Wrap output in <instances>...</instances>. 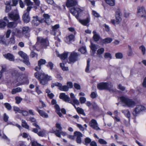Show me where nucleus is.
<instances>
[{
  "instance_id": "1",
  "label": "nucleus",
  "mask_w": 146,
  "mask_h": 146,
  "mask_svg": "<svg viewBox=\"0 0 146 146\" xmlns=\"http://www.w3.org/2000/svg\"><path fill=\"white\" fill-rule=\"evenodd\" d=\"M70 96L73 102L70 101L69 97L68 96L66 95L64 93L60 94L59 98L60 99L63 100L65 102L71 104L75 108H76L75 104L77 105H79L80 102L76 98L74 94L73 93H70Z\"/></svg>"
},
{
  "instance_id": "2",
  "label": "nucleus",
  "mask_w": 146,
  "mask_h": 146,
  "mask_svg": "<svg viewBox=\"0 0 146 146\" xmlns=\"http://www.w3.org/2000/svg\"><path fill=\"white\" fill-rule=\"evenodd\" d=\"M97 88L100 90H106L113 92L115 90L113 88V84L111 82H101L98 84Z\"/></svg>"
},
{
  "instance_id": "3",
  "label": "nucleus",
  "mask_w": 146,
  "mask_h": 146,
  "mask_svg": "<svg viewBox=\"0 0 146 146\" xmlns=\"http://www.w3.org/2000/svg\"><path fill=\"white\" fill-rule=\"evenodd\" d=\"M120 100L124 104L123 105V106H127L129 108H133L135 105V102L131 99L125 96H121Z\"/></svg>"
},
{
  "instance_id": "4",
  "label": "nucleus",
  "mask_w": 146,
  "mask_h": 146,
  "mask_svg": "<svg viewBox=\"0 0 146 146\" xmlns=\"http://www.w3.org/2000/svg\"><path fill=\"white\" fill-rule=\"evenodd\" d=\"M48 45L47 40L43 38L42 37H38L37 38V42L34 46L35 48H40L42 47L46 46Z\"/></svg>"
},
{
  "instance_id": "5",
  "label": "nucleus",
  "mask_w": 146,
  "mask_h": 146,
  "mask_svg": "<svg viewBox=\"0 0 146 146\" xmlns=\"http://www.w3.org/2000/svg\"><path fill=\"white\" fill-rule=\"evenodd\" d=\"M41 78L38 80L40 83L42 85H45L48 82L52 79V77L47 74H43L41 75Z\"/></svg>"
},
{
  "instance_id": "6",
  "label": "nucleus",
  "mask_w": 146,
  "mask_h": 146,
  "mask_svg": "<svg viewBox=\"0 0 146 146\" xmlns=\"http://www.w3.org/2000/svg\"><path fill=\"white\" fill-rule=\"evenodd\" d=\"M32 8L31 6L28 7L26 11L25 12L23 15V19L25 23H27L30 21V18L29 16V12Z\"/></svg>"
},
{
  "instance_id": "7",
  "label": "nucleus",
  "mask_w": 146,
  "mask_h": 146,
  "mask_svg": "<svg viewBox=\"0 0 146 146\" xmlns=\"http://www.w3.org/2000/svg\"><path fill=\"white\" fill-rule=\"evenodd\" d=\"M145 107L143 106L138 105L134 109L133 114L134 116H136L141 112L145 110Z\"/></svg>"
},
{
  "instance_id": "8",
  "label": "nucleus",
  "mask_w": 146,
  "mask_h": 146,
  "mask_svg": "<svg viewBox=\"0 0 146 146\" xmlns=\"http://www.w3.org/2000/svg\"><path fill=\"white\" fill-rule=\"evenodd\" d=\"M78 54L77 53L72 52L69 57V63H74L78 60Z\"/></svg>"
},
{
  "instance_id": "9",
  "label": "nucleus",
  "mask_w": 146,
  "mask_h": 146,
  "mask_svg": "<svg viewBox=\"0 0 146 146\" xmlns=\"http://www.w3.org/2000/svg\"><path fill=\"white\" fill-rule=\"evenodd\" d=\"M70 11L72 14L75 16L76 18L78 19L80 13L82 11L80 8L78 7H74L71 8L70 9Z\"/></svg>"
},
{
  "instance_id": "10",
  "label": "nucleus",
  "mask_w": 146,
  "mask_h": 146,
  "mask_svg": "<svg viewBox=\"0 0 146 146\" xmlns=\"http://www.w3.org/2000/svg\"><path fill=\"white\" fill-rule=\"evenodd\" d=\"M56 127L58 129H57L54 131L56 135L58 137H60V134L65 135V133L62 131V128L60 124L58 123H56Z\"/></svg>"
},
{
  "instance_id": "11",
  "label": "nucleus",
  "mask_w": 146,
  "mask_h": 146,
  "mask_svg": "<svg viewBox=\"0 0 146 146\" xmlns=\"http://www.w3.org/2000/svg\"><path fill=\"white\" fill-rule=\"evenodd\" d=\"M137 16L139 17H142L145 18L146 11L143 7H138L137 8Z\"/></svg>"
},
{
  "instance_id": "12",
  "label": "nucleus",
  "mask_w": 146,
  "mask_h": 146,
  "mask_svg": "<svg viewBox=\"0 0 146 146\" xmlns=\"http://www.w3.org/2000/svg\"><path fill=\"white\" fill-rule=\"evenodd\" d=\"M9 18L12 20L16 21L20 19L19 16L17 11L12 12L8 14Z\"/></svg>"
},
{
  "instance_id": "13",
  "label": "nucleus",
  "mask_w": 146,
  "mask_h": 146,
  "mask_svg": "<svg viewBox=\"0 0 146 146\" xmlns=\"http://www.w3.org/2000/svg\"><path fill=\"white\" fill-rule=\"evenodd\" d=\"M89 125L93 129L96 130H100V129L98 127V123L94 119H92L89 123Z\"/></svg>"
},
{
  "instance_id": "14",
  "label": "nucleus",
  "mask_w": 146,
  "mask_h": 146,
  "mask_svg": "<svg viewBox=\"0 0 146 146\" xmlns=\"http://www.w3.org/2000/svg\"><path fill=\"white\" fill-rule=\"evenodd\" d=\"M74 136L76 137V142L78 144H81L82 143L81 138L83 137V134L80 132L75 131L74 133Z\"/></svg>"
},
{
  "instance_id": "15",
  "label": "nucleus",
  "mask_w": 146,
  "mask_h": 146,
  "mask_svg": "<svg viewBox=\"0 0 146 146\" xmlns=\"http://www.w3.org/2000/svg\"><path fill=\"white\" fill-rule=\"evenodd\" d=\"M11 74L13 76L17 79V81H19L21 79V74L18 71L14 69H13L11 72Z\"/></svg>"
},
{
  "instance_id": "16",
  "label": "nucleus",
  "mask_w": 146,
  "mask_h": 146,
  "mask_svg": "<svg viewBox=\"0 0 146 146\" xmlns=\"http://www.w3.org/2000/svg\"><path fill=\"white\" fill-rule=\"evenodd\" d=\"M44 18L41 20V22H46L48 24H49L51 20L50 18V16L48 14H44L43 15Z\"/></svg>"
},
{
  "instance_id": "17",
  "label": "nucleus",
  "mask_w": 146,
  "mask_h": 146,
  "mask_svg": "<svg viewBox=\"0 0 146 146\" xmlns=\"http://www.w3.org/2000/svg\"><path fill=\"white\" fill-rule=\"evenodd\" d=\"M12 34H13L14 36L15 35L16 36L19 38L22 37L23 35L22 31L21 30L17 29H15V31L13 32Z\"/></svg>"
},
{
  "instance_id": "18",
  "label": "nucleus",
  "mask_w": 146,
  "mask_h": 146,
  "mask_svg": "<svg viewBox=\"0 0 146 146\" xmlns=\"http://www.w3.org/2000/svg\"><path fill=\"white\" fill-rule=\"evenodd\" d=\"M30 31V29L28 27L25 26L23 27L22 29V32L23 35H25L26 37L29 36V34Z\"/></svg>"
},
{
  "instance_id": "19",
  "label": "nucleus",
  "mask_w": 146,
  "mask_h": 146,
  "mask_svg": "<svg viewBox=\"0 0 146 146\" xmlns=\"http://www.w3.org/2000/svg\"><path fill=\"white\" fill-rule=\"evenodd\" d=\"M77 2L76 0H67L66 3V6L67 7H70L76 5Z\"/></svg>"
},
{
  "instance_id": "20",
  "label": "nucleus",
  "mask_w": 146,
  "mask_h": 146,
  "mask_svg": "<svg viewBox=\"0 0 146 146\" xmlns=\"http://www.w3.org/2000/svg\"><path fill=\"white\" fill-rule=\"evenodd\" d=\"M74 35L73 34H71L66 38L65 40V42L68 44H69L71 42L74 40Z\"/></svg>"
},
{
  "instance_id": "21",
  "label": "nucleus",
  "mask_w": 146,
  "mask_h": 146,
  "mask_svg": "<svg viewBox=\"0 0 146 146\" xmlns=\"http://www.w3.org/2000/svg\"><path fill=\"white\" fill-rule=\"evenodd\" d=\"M32 23L33 25L37 26L39 25L40 23H41V20L38 19V17H33Z\"/></svg>"
},
{
  "instance_id": "22",
  "label": "nucleus",
  "mask_w": 146,
  "mask_h": 146,
  "mask_svg": "<svg viewBox=\"0 0 146 146\" xmlns=\"http://www.w3.org/2000/svg\"><path fill=\"white\" fill-rule=\"evenodd\" d=\"M4 56L6 59L10 61H14V56L11 54L8 53L7 54L4 55Z\"/></svg>"
},
{
  "instance_id": "23",
  "label": "nucleus",
  "mask_w": 146,
  "mask_h": 146,
  "mask_svg": "<svg viewBox=\"0 0 146 146\" xmlns=\"http://www.w3.org/2000/svg\"><path fill=\"white\" fill-rule=\"evenodd\" d=\"M36 110L38 111L40 115L42 117L47 118L48 117V115L45 113L43 111L39 109L38 107L36 108Z\"/></svg>"
},
{
  "instance_id": "24",
  "label": "nucleus",
  "mask_w": 146,
  "mask_h": 146,
  "mask_svg": "<svg viewBox=\"0 0 146 146\" xmlns=\"http://www.w3.org/2000/svg\"><path fill=\"white\" fill-rule=\"evenodd\" d=\"M90 47L93 54H94L97 49L98 48V46L91 42Z\"/></svg>"
},
{
  "instance_id": "25",
  "label": "nucleus",
  "mask_w": 146,
  "mask_h": 146,
  "mask_svg": "<svg viewBox=\"0 0 146 146\" xmlns=\"http://www.w3.org/2000/svg\"><path fill=\"white\" fill-rule=\"evenodd\" d=\"M94 35L93 37V39L95 41H98L100 38V35L96 33V31H94L93 32Z\"/></svg>"
},
{
  "instance_id": "26",
  "label": "nucleus",
  "mask_w": 146,
  "mask_h": 146,
  "mask_svg": "<svg viewBox=\"0 0 146 146\" xmlns=\"http://www.w3.org/2000/svg\"><path fill=\"white\" fill-rule=\"evenodd\" d=\"M78 19L81 23L84 25H86L90 22V19L88 17L84 20H80L79 18Z\"/></svg>"
},
{
  "instance_id": "27",
  "label": "nucleus",
  "mask_w": 146,
  "mask_h": 146,
  "mask_svg": "<svg viewBox=\"0 0 146 146\" xmlns=\"http://www.w3.org/2000/svg\"><path fill=\"white\" fill-rule=\"evenodd\" d=\"M59 27V25L58 24H56L54 26H52V31L51 34L54 35H56V32L57 29Z\"/></svg>"
},
{
  "instance_id": "28",
  "label": "nucleus",
  "mask_w": 146,
  "mask_h": 146,
  "mask_svg": "<svg viewBox=\"0 0 146 146\" xmlns=\"http://www.w3.org/2000/svg\"><path fill=\"white\" fill-rule=\"evenodd\" d=\"M17 25V23L15 22H9L7 25V27L9 28H15Z\"/></svg>"
},
{
  "instance_id": "29",
  "label": "nucleus",
  "mask_w": 146,
  "mask_h": 146,
  "mask_svg": "<svg viewBox=\"0 0 146 146\" xmlns=\"http://www.w3.org/2000/svg\"><path fill=\"white\" fill-rule=\"evenodd\" d=\"M54 107L56 109V113L60 117H61L62 115L61 113L60 112V109L59 106L57 104H56L54 106Z\"/></svg>"
},
{
  "instance_id": "30",
  "label": "nucleus",
  "mask_w": 146,
  "mask_h": 146,
  "mask_svg": "<svg viewBox=\"0 0 146 146\" xmlns=\"http://www.w3.org/2000/svg\"><path fill=\"white\" fill-rule=\"evenodd\" d=\"M122 113H124L125 116L129 118L130 117V113L129 111L127 110H123L121 111Z\"/></svg>"
},
{
  "instance_id": "31",
  "label": "nucleus",
  "mask_w": 146,
  "mask_h": 146,
  "mask_svg": "<svg viewBox=\"0 0 146 146\" xmlns=\"http://www.w3.org/2000/svg\"><path fill=\"white\" fill-rule=\"evenodd\" d=\"M19 54L24 59L28 57L27 54L22 51H20L18 52Z\"/></svg>"
},
{
  "instance_id": "32",
  "label": "nucleus",
  "mask_w": 146,
  "mask_h": 146,
  "mask_svg": "<svg viewBox=\"0 0 146 146\" xmlns=\"http://www.w3.org/2000/svg\"><path fill=\"white\" fill-rule=\"evenodd\" d=\"M22 89L21 88L19 87L17 88H16L13 89L12 90V94H15L17 92H20L21 91Z\"/></svg>"
},
{
  "instance_id": "33",
  "label": "nucleus",
  "mask_w": 146,
  "mask_h": 146,
  "mask_svg": "<svg viewBox=\"0 0 146 146\" xmlns=\"http://www.w3.org/2000/svg\"><path fill=\"white\" fill-rule=\"evenodd\" d=\"M106 3L111 6H113L115 4V0H105Z\"/></svg>"
},
{
  "instance_id": "34",
  "label": "nucleus",
  "mask_w": 146,
  "mask_h": 146,
  "mask_svg": "<svg viewBox=\"0 0 146 146\" xmlns=\"http://www.w3.org/2000/svg\"><path fill=\"white\" fill-rule=\"evenodd\" d=\"M112 41V39L110 38H107L102 40L103 43L106 44L110 43Z\"/></svg>"
},
{
  "instance_id": "35",
  "label": "nucleus",
  "mask_w": 146,
  "mask_h": 146,
  "mask_svg": "<svg viewBox=\"0 0 146 146\" xmlns=\"http://www.w3.org/2000/svg\"><path fill=\"white\" fill-rule=\"evenodd\" d=\"M127 55L129 56H131L133 55V53L131 46H128V51L127 53Z\"/></svg>"
},
{
  "instance_id": "36",
  "label": "nucleus",
  "mask_w": 146,
  "mask_h": 146,
  "mask_svg": "<svg viewBox=\"0 0 146 146\" xmlns=\"http://www.w3.org/2000/svg\"><path fill=\"white\" fill-rule=\"evenodd\" d=\"M75 108L76 109L78 113L82 114L84 115H85V114L84 112V111L82 109L80 108L79 107L77 108H76V107Z\"/></svg>"
},
{
  "instance_id": "37",
  "label": "nucleus",
  "mask_w": 146,
  "mask_h": 146,
  "mask_svg": "<svg viewBox=\"0 0 146 146\" xmlns=\"http://www.w3.org/2000/svg\"><path fill=\"white\" fill-rule=\"evenodd\" d=\"M22 127L27 129H28L29 128V125L27 124L25 120H22Z\"/></svg>"
},
{
  "instance_id": "38",
  "label": "nucleus",
  "mask_w": 146,
  "mask_h": 146,
  "mask_svg": "<svg viewBox=\"0 0 146 146\" xmlns=\"http://www.w3.org/2000/svg\"><path fill=\"white\" fill-rule=\"evenodd\" d=\"M59 89L61 91H63L65 92L68 91V87L66 86H62V85L59 88Z\"/></svg>"
},
{
  "instance_id": "39",
  "label": "nucleus",
  "mask_w": 146,
  "mask_h": 146,
  "mask_svg": "<svg viewBox=\"0 0 146 146\" xmlns=\"http://www.w3.org/2000/svg\"><path fill=\"white\" fill-rule=\"evenodd\" d=\"M46 63V61L43 59H40L38 62V65L41 66L42 65L45 64Z\"/></svg>"
},
{
  "instance_id": "40",
  "label": "nucleus",
  "mask_w": 146,
  "mask_h": 146,
  "mask_svg": "<svg viewBox=\"0 0 146 146\" xmlns=\"http://www.w3.org/2000/svg\"><path fill=\"white\" fill-rule=\"evenodd\" d=\"M23 62L27 66L30 65V63L29 61V57L24 59L23 61Z\"/></svg>"
},
{
  "instance_id": "41",
  "label": "nucleus",
  "mask_w": 146,
  "mask_h": 146,
  "mask_svg": "<svg viewBox=\"0 0 146 146\" xmlns=\"http://www.w3.org/2000/svg\"><path fill=\"white\" fill-rule=\"evenodd\" d=\"M24 2L28 7L29 6H32L33 5V3L30 0H24Z\"/></svg>"
},
{
  "instance_id": "42",
  "label": "nucleus",
  "mask_w": 146,
  "mask_h": 146,
  "mask_svg": "<svg viewBox=\"0 0 146 146\" xmlns=\"http://www.w3.org/2000/svg\"><path fill=\"white\" fill-rule=\"evenodd\" d=\"M24 2L28 7L29 6H32L33 5V3L30 0H24Z\"/></svg>"
},
{
  "instance_id": "43",
  "label": "nucleus",
  "mask_w": 146,
  "mask_h": 146,
  "mask_svg": "<svg viewBox=\"0 0 146 146\" xmlns=\"http://www.w3.org/2000/svg\"><path fill=\"white\" fill-rule=\"evenodd\" d=\"M115 56L117 59H121L123 57V55L121 52H117L115 54Z\"/></svg>"
},
{
  "instance_id": "44",
  "label": "nucleus",
  "mask_w": 146,
  "mask_h": 146,
  "mask_svg": "<svg viewBox=\"0 0 146 146\" xmlns=\"http://www.w3.org/2000/svg\"><path fill=\"white\" fill-rule=\"evenodd\" d=\"M7 24L3 20H0V28H3L5 27Z\"/></svg>"
},
{
  "instance_id": "45",
  "label": "nucleus",
  "mask_w": 146,
  "mask_h": 146,
  "mask_svg": "<svg viewBox=\"0 0 146 146\" xmlns=\"http://www.w3.org/2000/svg\"><path fill=\"white\" fill-rule=\"evenodd\" d=\"M68 56V53L65 52L60 55V57L62 60H64Z\"/></svg>"
},
{
  "instance_id": "46",
  "label": "nucleus",
  "mask_w": 146,
  "mask_h": 146,
  "mask_svg": "<svg viewBox=\"0 0 146 146\" xmlns=\"http://www.w3.org/2000/svg\"><path fill=\"white\" fill-rule=\"evenodd\" d=\"M104 57L105 58H109L111 59L112 58V56L111 54L108 52L106 53L104 56Z\"/></svg>"
},
{
  "instance_id": "47",
  "label": "nucleus",
  "mask_w": 146,
  "mask_h": 146,
  "mask_svg": "<svg viewBox=\"0 0 146 146\" xmlns=\"http://www.w3.org/2000/svg\"><path fill=\"white\" fill-rule=\"evenodd\" d=\"M15 40L14 38V36L13 35H12V37L10 38V40L9 42V43L11 44H15Z\"/></svg>"
},
{
  "instance_id": "48",
  "label": "nucleus",
  "mask_w": 146,
  "mask_h": 146,
  "mask_svg": "<svg viewBox=\"0 0 146 146\" xmlns=\"http://www.w3.org/2000/svg\"><path fill=\"white\" fill-rule=\"evenodd\" d=\"M16 103L17 104H19L22 100V98L19 96H16L15 98Z\"/></svg>"
},
{
  "instance_id": "49",
  "label": "nucleus",
  "mask_w": 146,
  "mask_h": 146,
  "mask_svg": "<svg viewBox=\"0 0 146 146\" xmlns=\"http://www.w3.org/2000/svg\"><path fill=\"white\" fill-rule=\"evenodd\" d=\"M43 73H39L38 72H36L35 73L34 76L36 78L39 80L41 78V75Z\"/></svg>"
},
{
  "instance_id": "50",
  "label": "nucleus",
  "mask_w": 146,
  "mask_h": 146,
  "mask_svg": "<svg viewBox=\"0 0 146 146\" xmlns=\"http://www.w3.org/2000/svg\"><path fill=\"white\" fill-rule=\"evenodd\" d=\"M13 110L16 112V113L17 112L21 113V112H22V110L20 109L17 107H13Z\"/></svg>"
},
{
  "instance_id": "51",
  "label": "nucleus",
  "mask_w": 146,
  "mask_h": 146,
  "mask_svg": "<svg viewBox=\"0 0 146 146\" xmlns=\"http://www.w3.org/2000/svg\"><path fill=\"white\" fill-rule=\"evenodd\" d=\"M116 17V23L117 24L119 23L121 21V16H115Z\"/></svg>"
},
{
  "instance_id": "52",
  "label": "nucleus",
  "mask_w": 146,
  "mask_h": 146,
  "mask_svg": "<svg viewBox=\"0 0 146 146\" xmlns=\"http://www.w3.org/2000/svg\"><path fill=\"white\" fill-rule=\"evenodd\" d=\"M91 140L89 137H87L85 139V145H88L91 142Z\"/></svg>"
},
{
  "instance_id": "53",
  "label": "nucleus",
  "mask_w": 146,
  "mask_h": 146,
  "mask_svg": "<svg viewBox=\"0 0 146 146\" xmlns=\"http://www.w3.org/2000/svg\"><path fill=\"white\" fill-rule=\"evenodd\" d=\"M90 61L88 60H87V66L85 70V71L86 72H89V67Z\"/></svg>"
},
{
  "instance_id": "54",
  "label": "nucleus",
  "mask_w": 146,
  "mask_h": 146,
  "mask_svg": "<svg viewBox=\"0 0 146 146\" xmlns=\"http://www.w3.org/2000/svg\"><path fill=\"white\" fill-rule=\"evenodd\" d=\"M139 48L141 50L143 54L144 55L145 54L146 50L145 47L143 45H142Z\"/></svg>"
},
{
  "instance_id": "55",
  "label": "nucleus",
  "mask_w": 146,
  "mask_h": 146,
  "mask_svg": "<svg viewBox=\"0 0 146 146\" xmlns=\"http://www.w3.org/2000/svg\"><path fill=\"white\" fill-rule=\"evenodd\" d=\"M5 108L9 110H10L11 109V107L10 104L7 103L4 104Z\"/></svg>"
},
{
  "instance_id": "56",
  "label": "nucleus",
  "mask_w": 146,
  "mask_h": 146,
  "mask_svg": "<svg viewBox=\"0 0 146 146\" xmlns=\"http://www.w3.org/2000/svg\"><path fill=\"white\" fill-rule=\"evenodd\" d=\"M46 66L47 67H50V68L51 70H52L53 68L54 64L51 62H48V64L46 65Z\"/></svg>"
},
{
  "instance_id": "57",
  "label": "nucleus",
  "mask_w": 146,
  "mask_h": 146,
  "mask_svg": "<svg viewBox=\"0 0 146 146\" xmlns=\"http://www.w3.org/2000/svg\"><path fill=\"white\" fill-rule=\"evenodd\" d=\"M104 51V48H101L98 50L97 51L98 54H100L103 53Z\"/></svg>"
},
{
  "instance_id": "58",
  "label": "nucleus",
  "mask_w": 146,
  "mask_h": 146,
  "mask_svg": "<svg viewBox=\"0 0 146 146\" xmlns=\"http://www.w3.org/2000/svg\"><path fill=\"white\" fill-rule=\"evenodd\" d=\"M1 137L6 142H9L10 141V139L5 134H3Z\"/></svg>"
},
{
  "instance_id": "59",
  "label": "nucleus",
  "mask_w": 146,
  "mask_h": 146,
  "mask_svg": "<svg viewBox=\"0 0 146 146\" xmlns=\"http://www.w3.org/2000/svg\"><path fill=\"white\" fill-rule=\"evenodd\" d=\"M99 143L101 144H106L107 142L103 139H100L98 140Z\"/></svg>"
},
{
  "instance_id": "60",
  "label": "nucleus",
  "mask_w": 146,
  "mask_h": 146,
  "mask_svg": "<svg viewBox=\"0 0 146 146\" xmlns=\"http://www.w3.org/2000/svg\"><path fill=\"white\" fill-rule=\"evenodd\" d=\"M79 100L80 103L82 104L84 103L86 100V98L84 97H80Z\"/></svg>"
},
{
  "instance_id": "61",
  "label": "nucleus",
  "mask_w": 146,
  "mask_h": 146,
  "mask_svg": "<svg viewBox=\"0 0 146 146\" xmlns=\"http://www.w3.org/2000/svg\"><path fill=\"white\" fill-rule=\"evenodd\" d=\"M60 67H61L62 69L63 70H68V67H65L64 66V65L63 63H60Z\"/></svg>"
},
{
  "instance_id": "62",
  "label": "nucleus",
  "mask_w": 146,
  "mask_h": 146,
  "mask_svg": "<svg viewBox=\"0 0 146 146\" xmlns=\"http://www.w3.org/2000/svg\"><path fill=\"white\" fill-rule=\"evenodd\" d=\"M21 113H22V115L24 116H27L28 115V111L26 110H22Z\"/></svg>"
},
{
  "instance_id": "63",
  "label": "nucleus",
  "mask_w": 146,
  "mask_h": 146,
  "mask_svg": "<svg viewBox=\"0 0 146 146\" xmlns=\"http://www.w3.org/2000/svg\"><path fill=\"white\" fill-rule=\"evenodd\" d=\"M92 14L93 15L96 17H98L100 16V15L95 11H92Z\"/></svg>"
},
{
  "instance_id": "64",
  "label": "nucleus",
  "mask_w": 146,
  "mask_h": 146,
  "mask_svg": "<svg viewBox=\"0 0 146 146\" xmlns=\"http://www.w3.org/2000/svg\"><path fill=\"white\" fill-rule=\"evenodd\" d=\"M122 15L121 12L119 9H117L116 11L115 16H121Z\"/></svg>"
}]
</instances>
